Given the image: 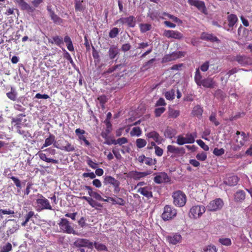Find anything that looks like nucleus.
Listing matches in <instances>:
<instances>
[{
  "label": "nucleus",
  "instance_id": "1",
  "mask_svg": "<svg viewBox=\"0 0 252 252\" xmlns=\"http://www.w3.org/2000/svg\"><path fill=\"white\" fill-rule=\"evenodd\" d=\"M38 198L36 199V210L40 212L43 210H53L49 201L41 194H38Z\"/></svg>",
  "mask_w": 252,
  "mask_h": 252
},
{
  "label": "nucleus",
  "instance_id": "2",
  "mask_svg": "<svg viewBox=\"0 0 252 252\" xmlns=\"http://www.w3.org/2000/svg\"><path fill=\"white\" fill-rule=\"evenodd\" d=\"M172 197L173 198V204L177 207H182L185 205L187 202V196L185 193L178 190L173 192Z\"/></svg>",
  "mask_w": 252,
  "mask_h": 252
},
{
  "label": "nucleus",
  "instance_id": "3",
  "mask_svg": "<svg viewBox=\"0 0 252 252\" xmlns=\"http://www.w3.org/2000/svg\"><path fill=\"white\" fill-rule=\"evenodd\" d=\"M58 224L60 227V232L66 234L78 235L71 225V223L66 219L62 218Z\"/></svg>",
  "mask_w": 252,
  "mask_h": 252
},
{
  "label": "nucleus",
  "instance_id": "4",
  "mask_svg": "<svg viewBox=\"0 0 252 252\" xmlns=\"http://www.w3.org/2000/svg\"><path fill=\"white\" fill-rule=\"evenodd\" d=\"M54 146L61 150L68 152H73L75 149L74 145L63 138L58 140L57 142H55Z\"/></svg>",
  "mask_w": 252,
  "mask_h": 252
},
{
  "label": "nucleus",
  "instance_id": "5",
  "mask_svg": "<svg viewBox=\"0 0 252 252\" xmlns=\"http://www.w3.org/2000/svg\"><path fill=\"white\" fill-rule=\"evenodd\" d=\"M236 134L237 135L236 142L237 143V145H235L233 148L234 151L239 150L248 141L249 138V135L243 131H237Z\"/></svg>",
  "mask_w": 252,
  "mask_h": 252
},
{
  "label": "nucleus",
  "instance_id": "6",
  "mask_svg": "<svg viewBox=\"0 0 252 252\" xmlns=\"http://www.w3.org/2000/svg\"><path fill=\"white\" fill-rule=\"evenodd\" d=\"M206 208L203 205H194L189 210V216L190 218L196 219L200 218L205 212Z\"/></svg>",
  "mask_w": 252,
  "mask_h": 252
},
{
  "label": "nucleus",
  "instance_id": "7",
  "mask_svg": "<svg viewBox=\"0 0 252 252\" xmlns=\"http://www.w3.org/2000/svg\"><path fill=\"white\" fill-rule=\"evenodd\" d=\"M177 210L173 207L166 205L161 217L164 220H168L174 218L177 215Z\"/></svg>",
  "mask_w": 252,
  "mask_h": 252
},
{
  "label": "nucleus",
  "instance_id": "8",
  "mask_svg": "<svg viewBox=\"0 0 252 252\" xmlns=\"http://www.w3.org/2000/svg\"><path fill=\"white\" fill-rule=\"evenodd\" d=\"M223 204V201L221 198H216L211 201L207 205L206 208L208 211L215 212L220 210Z\"/></svg>",
  "mask_w": 252,
  "mask_h": 252
},
{
  "label": "nucleus",
  "instance_id": "9",
  "mask_svg": "<svg viewBox=\"0 0 252 252\" xmlns=\"http://www.w3.org/2000/svg\"><path fill=\"white\" fill-rule=\"evenodd\" d=\"M73 246L79 248L85 247L91 250L93 249V243L85 238H77L73 242Z\"/></svg>",
  "mask_w": 252,
  "mask_h": 252
},
{
  "label": "nucleus",
  "instance_id": "10",
  "mask_svg": "<svg viewBox=\"0 0 252 252\" xmlns=\"http://www.w3.org/2000/svg\"><path fill=\"white\" fill-rule=\"evenodd\" d=\"M163 35L168 38H173L177 40H182L184 38V34L178 31L164 30Z\"/></svg>",
  "mask_w": 252,
  "mask_h": 252
},
{
  "label": "nucleus",
  "instance_id": "11",
  "mask_svg": "<svg viewBox=\"0 0 252 252\" xmlns=\"http://www.w3.org/2000/svg\"><path fill=\"white\" fill-rule=\"evenodd\" d=\"M104 182L105 184H110L113 186V191L115 193L118 194L119 193L121 188L120 187V182L118 180L112 176H108L105 178Z\"/></svg>",
  "mask_w": 252,
  "mask_h": 252
},
{
  "label": "nucleus",
  "instance_id": "12",
  "mask_svg": "<svg viewBox=\"0 0 252 252\" xmlns=\"http://www.w3.org/2000/svg\"><path fill=\"white\" fill-rule=\"evenodd\" d=\"M104 182L105 184H110L113 186V191L115 193L118 194L119 193L121 188L120 187V182L118 180L112 176H108L105 178Z\"/></svg>",
  "mask_w": 252,
  "mask_h": 252
},
{
  "label": "nucleus",
  "instance_id": "13",
  "mask_svg": "<svg viewBox=\"0 0 252 252\" xmlns=\"http://www.w3.org/2000/svg\"><path fill=\"white\" fill-rule=\"evenodd\" d=\"M166 241L170 245H176L182 241V236L178 233H173L166 236Z\"/></svg>",
  "mask_w": 252,
  "mask_h": 252
},
{
  "label": "nucleus",
  "instance_id": "14",
  "mask_svg": "<svg viewBox=\"0 0 252 252\" xmlns=\"http://www.w3.org/2000/svg\"><path fill=\"white\" fill-rule=\"evenodd\" d=\"M188 2L190 5L196 7L203 13L207 14V8L204 1L199 0H188Z\"/></svg>",
  "mask_w": 252,
  "mask_h": 252
},
{
  "label": "nucleus",
  "instance_id": "15",
  "mask_svg": "<svg viewBox=\"0 0 252 252\" xmlns=\"http://www.w3.org/2000/svg\"><path fill=\"white\" fill-rule=\"evenodd\" d=\"M185 56V53L182 51L174 52L170 54L165 55L162 59L163 63H167L176 60Z\"/></svg>",
  "mask_w": 252,
  "mask_h": 252
},
{
  "label": "nucleus",
  "instance_id": "16",
  "mask_svg": "<svg viewBox=\"0 0 252 252\" xmlns=\"http://www.w3.org/2000/svg\"><path fill=\"white\" fill-rule=\"evenodd\" d=\"M116 23L122 25L126 24L128 27L131 28H133L135 25L134 17L133 16H130L126 18H121L116 21Z\"/></svg>",
  "mask_w": 252,
  "mask_h": 252
},
{
  "label": "nucleus",
  "instance_id": "17",
  "mask_svg": "<svg viewBox=\"0 0 252 252\" xmlns=\"http://www.w3.org/2000/svg\"><path fill=\"white\" fill-rule=\"evenodd\" d=\"M154 181L157 184H161L162 183L169 182L170 179L167 173L161 172L154 177Z\"/></svg>",
  "mask_w": 252,
  "mask_h": 252
},
{
  "label": "nucleus",
  "instance_id": "18",
  "mask_svg": "<svg viewBox=\"0 0 252 252\" xmlns=\"http://www.w3.org/2000/svg\"><path fill=\"white\" fill-rule=\"evenodd\" d=\"M167 152L175 154L178 156H183L186 153L183 147H177L173 145H168L167 147Z\"/></svg>",
  "mask_w": 252,
  "mask_h": 252
},
{
  "label": "nucleus",
  "instance_id": "19",
  "mask_svg": "<svg viewBox=\"0 0 252 252\" xmlns=\"http://www.w3.org/2000/svg\"><path fill=\"white\" fill-rule=\"evenodd\" d=\"M151 171L138 172L132 171L129 173V177L134 180H138L150 174Z\"/></svg>",
  "mask_w": 252,
  "mask_h": 252
},
{
  "label": "nucleus",
  "instance_id": "20",
  "mask_svg": "<svg viewBox=\"0 0 252 252\" xmlns=\"http://www.w3.org/2000/svg\"><path fill=\"white\" fill-rule=\"evenodd\" d=\"M216 85V82L212 77H207L203 79L200 85L198 86H203L205 88L213 89Z\"/></svg>",
  "mask_w": 252,
  "mask_h": 252
},
{
  "label": "nucleus",
  "instance_id": "21",
  "mask_svg": "<svg viewBox=\"0 0 252 252\" xmlns=\"http://www.w3.org/2000/svg\"><path fill=\"white\" fill-rule=\"evenodd\" d=\"M47 9L49 12L51 20L54 23L59 25L63 23V20L55 13L54 11L51 9V6H48Z\"/></svg>",
  "mask_w": 252,
  "mask_h": 252
},
{
  "label": "nucleus",
  "instance_id": "22",
  "mask_svg": "<svg viewBox=\"0 0 252 252\" xmlns=\"http://www.w3.org/2000/svg\"><path fill=\"white\" fill-rule=\"evenodd\" d=\"M200 38L202 40L209 41L212 42H219L220 40L218 38L212 33H208L203 32L201 33Z\"/></svg>",
  "mask_w": 252,
  "mask_h": 252
},
{
  "label": "nucleus",
  "instance_id": "23",
  "mask_svg": "<svg viewBox=\"0 0 252 252\" xmlns=\"http://www.w3.org/2000/svg\"><path fill=\"white\" fill-rule=\"evenodd\" d=\"M227 20L228 21L227 26L228 28L226 29L227 31L232 29L235 24L238 22V19L235 14H231L227 16Z\"/></svg>",
  "mask_w": 252,
  "mask_h": 252
},
{
  "label": "nucleus",
  "instance_id": "24",
  "mask_svg": "<svg viewBox=\"0 0 252 252\" xmlns=\"http://www.w3.org/2000/svg\"><path fill=\"white\" fill-rule=\"evenodd\" d=\"M8 221L12 222L6 231V234L9 236L14 233L19 229V226L17 221L14 219L9 220Z\"/></svg>",
  "mask_w": 252,
  "mask_h": 252
},
{
  "label": "nucleus",
  "instance_id": "25",
  "mask_svg": "<svg viewBox=\"0 0 252 252\" xmlns=\"http://www.w3.org/2000/svg\"><path fill=\"white\" fill-rule=\"evenodd\" d=\"M75 132L76 135L78 137V139L80 141H83L86 146H89L90 145V143L88 140H87L86 137L84 135V134L86 133L84 130L81 129L80 128H77L76 129Z\"/></svg>",
  "mask_w": 252,
  "mask_h": 252
},
{
  "label": "nucleus",
  "instance_id": "26",
  "mask_svg": "<svg viewBox=\"0 0 252 252\" xmlns=\"http://www.w3.org/2000/svg\"><path fill=\"white\" fill-rule=\"evenodd\" d=\"M145 135L147 138L148 139H153L158 144L161 143L162 140L159 134L156 131H152L148 132Z\"/></svg>",
  "mask_w": 252,
  "mask_h": 252
},
{
  "label": "nucleus",
  "instance_id": "27",
  "mask_svg": "<svg viewBox=\"0 0 252 252\" xmlns=\"http://www.w3.org/2000/svg\"><path fill=\"white\" fill-rule=\"evenodd\" d=\"M138 192L140 193L148 198H150L153 197L151 189V188L147 186L143 188H140L138 189Z\"/></svg>",
  "mask_w": 252,
  "mask_h": 252
},
{
  "label": "nucleus",
  "instance_id": "28",
  "mask_svg": "<svg viewBox=\"0 0 252 252\" xmlns=\"http://www.w3.org/2000/svg\"><path fill=\"white\" fill-rule=\"evenodd\" d=\"M236 61L243 66L249 64L251 63V58L246 56H237Z\"/></svg>",
  "mask_w": 252,
  "mask_h": 252
},
{
  "label": "nucleus",
  "instance_id": "29",
  "mask_svg": "<svg viewBox=\"0 0 252 252\" xmlns=\"http://www.w3.org/2000/svg\"><path fill=\"white\" fill-rule=\"evenodd\" d=\"M128 142V140L126 137H122L119 138L117 140L112 139L111 140V141H109L108 140H107L105 142L108 145H111V144H114V145H117L119 144L120 146H122V145L126 144Z\"/></svg>",
  "mask_w": 252,
  "mask_h": 252
},
{
  "label": "nucleus",
  "instance_id": "30",
  "mask_svg": "<svg viewBox=\"0 0 252 252\" xmlns=\"http://www.w3.org/2000/svg\"><path fill=\"white\" fill-rule=\"evenodd\" d=\"M79 198L81 199L85 200L86 201H87L92 207H102V205H101L100 203L95 201L92 197L83 196L80 197Z\"/></svg>",
  "mask_w": 252,
  "mask_h": 252
},
{
  "label": "nucleus",
  "instance_id": "31",
  "mask_svg": "<svg viewBox=\"0 0 252 252\" xmlns=\"http://www.w3.org/2000/svg\"><path fill=\"white\" fill-rule=\"evenodd\" d=\"M118 54V49L116 46L114 45L110 46L108 51V55L110 59H115Z\"/></svg>",
  "mask_w": 252,
  "mask_h": 252
},
{
  "label": "nucleus",
  "instance_id": "32",
  "mask_svg": "<svg viewBox=\"0 0 252 252\" xmlns=\"http://www.w3.org/2000/svg\"><path fill=\"white\" fill-rule=\"evenodd\" d=\"M239 181V178L237 176H232L229 177L225 183L229 186H234L236 185Z\"/></svg>",
  "mask_w": 252,
  "mask_h": 252
},
{
  "label": "nucleus",
  "instance_id": "33",
  "mask_svg": "<svg viewBox=\"0 0 252 252\" xmlns=\"http://www.w3.org/2000/svg\"><path fill=\"white\" fill-rule=\"evenodd\" d=\"M38 155L39 156V158L47 162H52L53 163H58V160L54 159L51 158H48L46 157V155L42 152H38Z\"/></svg>",
  "mask_w": 252,
  "mask_h": 252
},
{
  "label": "nucleus",
  "instance_id": "34",
  "mask_svg": "<svg viewBox=\"0 0 252 252\" xmlns=\"http://www.w3.org/2000/svg\"><path fill=\"white\" fill-rule=\"evenodd\" d=\"M246 193L242 190H239L236 192L234 196L235 201L241 202L245 199Z\"/></svg>",
  "mask_w": 252,
  "mask_h": 252
},
{
  "label": "nucleus",
  "instance_id": "35",
  "mask_svg": "<svg viewBox=\"0 0 252 252\" xmlns=\"http://www.w3.org/2000/svg\"><path fill=\"white\" fill-rule=\"evenodd\" d=\"M203 108L200 105H197L194 106L192 111L191 114L197 117H201L203 113Z\"/></svg>",
  "mask_w": 252,
  "mask_h": 252
},
{
  "label": "nucleus",
  "instance_id": "36",
  "mask_svg": "<svg viewBox=\"0 0 252 252\" xmlns=\"http://www.w3.org/2000/svg\"><path fill=\"white\" fill-rule=\"evenodd\" d=\"M55 136L52 134H50L49 136L45 139V143L41 147V149H43L44 147L50 146L53 143L54 144L55 143Z\"/></svg>",
  "mask_w": 252,
  "mask_h": 252
},
{
  "label": "nucleus",
  "instance_id": "37",
  "mask_svg": "<svg viewBox=\"0 0 252 252\" xmlns=\"http://www.w3.org/2000/svg\"><path fill=\"white\" fill-rule=\"evenodd\" d=\"M214 96L217 99L223 100L226 98V94L220 89H218L215 92Z\"/></svg>",
  "mask_w": 252,
  "mask_h": 252
},
{
  "label": "nucleus",
  "instance_id": "38",
  "mask_svg": "<svg viewBox=\"0 0 252 252\" xmlns=\"http://www.w3.org/2000/svg\"><path fill=\"white\" fill-rule=\"evenodd\" d=\"M64 41L66 44L67 49L71 52L73 51L74 47L70 37L68 35L65 36L64 37Z\"/></svg>",
  "mask_w": 252,
  "mask_h": 252
},
{
  "label": "nucleus",
  "instance_id": "39",
  "mask_svg": "<svg viewBox=\"0 0 252 252\" xmlns=\"http://www.w3.org/2000/svg\"><path fill=\"white\" fill-rule=\"evenodd\" d=\"M197 137V133L196 132L192 133H187L186 134V139L187 143L192 144L195 141V138Z\"/></svg>",
  "mask_w": 252,
  "mask_h": 252
},
{
  "label": "nucleus",
  "instance_id": "40",
  "mask_svg": "<svg viewBox=\"0 0 252 252\" xmlns=\"http://www.w3.org/2000/svg\"><path fill=\"white\" fill-rule=\"evenodd\" d=\"M19 6L21 10H27L29 12H32L34 10V8L33 7L30 6L28 3H27L25 1H24Z\"/></svg>",
  "mask_w": 252,
  "mask_h": 252
},
{
  "label": "nucleus",
  "instance_id": "41",
  "mask_svg": "<svg viewBox=\"0 0 252 252\" xmlns=\"http://www.w3.org/2000/svg\"><path fill=\"white\" fill-rule=\"evenodd\" d=\"M94 247L97 251H107V247L103 244L95 242L93 243V247Z\"/></svg>",
  "mask_w": 252,
  "mask_h": 252
},
{
  "label": "nucleus",
  "instance_id": "42",
  "mask_svg": "<svg viewBox=\"0 0 252 252\" xmlns=\"http://www.w3.org/2000/svg\"><path fill=\"white\" fill-rule=\"evenodd\" d=\"M180 114V111L178 110H174L169 108L168 110V117L172 118H177Z\"/></svg>",
  "mask_w": 252,
  "mask_h": 252
},
{
  "label": "nucleus",
  "instance_id": "43",
  "mask_svg": "<svg viewBox=\"0 0 252 252\" xmlns=\"http://www.w3.org/2000/svg\"><path fill=\"white\" fill-rule=\"evenodd\" d=\"M175 134V130L171 127H168L165 130L164 135L169 138H172Z\"/></svg>",
  "mask_w": 252,
  "mask_h": 252
},
{
  "label": "nucleus",
  "instance_id": "44",
  "mask_svg": "<svg viewBox=\"0 0 252 252\" xmlns=\"http://www.w3.org/2000/svg\"><path fill=\"white\" fill-rule=\"evenodd\" d=\"M202 76L200 74L199 69H196L195 72L194 80L197 86L200 85V83L202 81Z\"/></svg>",
  "mask_w": 252,
  "mask_h": 252
},
{
  "label": "nucleus",
  "instance_id": "45",
  "mask_svg": "<svg viewBox=\"0 0 252 252\" xmlns=\"http://www.w3.org/2000/svg\"><path fill=\"white\" fill-rule=\"evenodd\" d=\"M175 96V91L172 89L166 92L165 93V97L167 100H172L174 99Z\"/></svg>",
  "mask_w": 252,
  "mask_h": 252
},
{
  "label": "nucleus",
  "instance_id": "46",
  "mask_svg": "<svg viewBox=\"0 0 252 252\" xmlns=\"http://www.w3.org/2000/svg\"><path fill=\"white\" fill-rule=\"evenodd\" d=\"M130 134L131 136H139L142 134V130L141 128L138 126L134 127L131 130Z\"/></svg>",
  "mask_w": 252,
  "mask_h": 252
},
{
  "label": "nucleus",
  "instance_id": "47",
  "mask_svg": "<svg viewBox=\"0 0 252 252\" xmlns=\"http://www.w3.org/2000/svg\"><path fill=\"white\" fill-rule=\"evenodd\" d=\"M141 32L144 33L151 30L152 26L149 24H141L139 26Z\"/></svg>",
  "mask_w": 252,
  "mask_h": 252
},
{
  "label": "nucleus",
  "instance_id": "48",
  "mask_svg": "<svg viewBox=\"0 0 252 252\" xmlns=\"http://www.w3.org/2000/svg\"><path fill=\"white\" fill-rule=\"evenodd\" d=\"M146 144L147 141L144 139L138 138L136 140V145L138 148H142L144 147Z\"/></svg>",
  "mask_w": 252,
  "mask_h": 252
},
{
  "label": "nucleus",
  "instance_id": "49",
  "mask_svg": "<svg viewBox=\"0 0 252 252\" xmlns=\"http://www.w3.org/2000/svg\"><path fill=\"white\" fill-rule=\"evenodd\" d=\"M17 94V93L13 88H11V92L6 93L7 97L13 101L16 100Z\"/></svg>",
  "mask_w": 252,
  "mask_h": 252
},
{
  "label": "nucleus",
  "instance_id": "50",
  "mask_svg": "<svg viewBox=\"0 0 252 252\" xmlns=\"http://www.w3.org/2000/svg\"><path fill=\"white\" fill-rule=\"evenodd\" d=\"M162 15L168 17L169 19H171L173 22L176 23H179L181 24L182 23V20L179 19L178 17H175L174 15H171L167 12H163Z\"/></svg>",
  "mask_w": 252,
  "mask_h": 252
},
{
  "label": "nucleus",
  "instance_id": "51",
  "mask_svg": "<svg viewBox=\"0 0 252 252\" xmlns=\"http://www.w3.org/2000/svg\"><path fill=\"white\" fill-rule=\"evenodd\" d=\"M219 242L222 245L229 246L231 245V240L228 238H221L219 239Z\"/></svg>",
  "mask_w": 252,
  "mask_h": 252
},
{
  "label": "nucleus",
  "instance_id": "52",
  "mask_svg": "<svg viewBox=\"0 0 252 252\" xmlns=\"http://www.w3.org/2000/svg\"><path fill=\"white\" fill-rule=\"evenodd\" d=\"M217 250L216 246L214 245H209L205 247L203 252H217Z\"/></svg>",
  "mask_w": 252,
  "mask_h": 252
},
{
  "label": "nucleus",
  "instance_id": "53",
  "mask_svg": "<svg viewBox=\"0 0 252 252\" xmlns=\"http://www.w3.org/2000/svg\"><path fill=\"white\" fill-rule=\"evenodd\" d=\"M186 137H184L182 135H179L177 136L176 143L179 145H183L187 144Z\"/></svg>",
  "mask_w": 252,
  "mask_h": 252
},
{
  "label": "nucleus",
  "instance_id": "54",
  "mask_svg": "<svg viewBox=\"0 0 252 252\" xmlns=\"http://www.w3.org/2000/svg\"><path fill=\"white\" fill-rule=\"evenodd\" d=\"M209 120L212 122L216 126H218L220 123L217 121L216 118V114L214 112H212L209 116Z\"/></svg>",
  "mask_w": 252,
  "mask_h": 252
},
{
  "label": "nucleus",
  "instance_id": "55",
  "mask_svg": "<svg viewBox=\"0 0 252 252\" xmlns=\"http://www.w3.org/2000/svg\"><path fill=\"white\" fill-rule=\"evenodd\" d=\"M165 110L166 109L164 107L156 108L154 111L155 116L156 117L160 116L165 111Z\"/></svg>",
  "mask_w": 252,
  "mask_h": 252
},
{
  "label": "nucleus",
  "instance_id": "56",
  "mask_svg": "<svg viewBox=\"0 0 252 252\" xmlns=\"http://www.w3.org/2000/svg\"><path fill=\"white\" fill-rule=\"evenodd\" d=\"M52 39L53 43H55L57 45L60 46L61 44H63V38L59 36H55L53 37ZM53 43V42H52Z\"/></svg>",
  "mask_w": 252,
  "mask_h": 252
},
{
  "label": "nucleus",
  "instance_id": "57",
  "mask_svg": "<svg viewBox=\"0 0 252 252\" xmlns=\"http://www.w3.org/2000/svg\"><path fill=\"white\" fill-rule=\"evenodd\" d=\"M83 0H75V9L76 11H82L83 9L82 3Z\"/></svg>",
  "mask_w": 252,
  "mask_h": 252
},
{
  "label": "nucleus",
  "instance_id": "58",
  "mask_svg": "<svg viewBox=\"0 0 252 252\" xmlns=\"http://www.w3.org/2000/svg\"><path fill=\"white\" fill-rule=\"evenodd\" d=\"M122 66V64H117L116 65H114L113 66H112L108 68L106 71H105L103 74H109L113 72L114 71H115L117 69L121 67Z\"/></svg>",
  "mask_w": 252,
  "mask_h": 252
},
{
  "label": "nucleus",
  "instance_id": "59",
  "mask_svg": "<svg viewBox=\"0 0 252 252\" xmlns=\"http://www.w3.org/2000/svg\"><path fill=\"white\" fill-rule=\"evenodd\" d=\"M196 158L200 161H204L207 159V154L204 152L198 153L196 155Z\"/></svg>",
  "mask_w": 252,
  "mask_h": 252
},
{
  "label": "nucleus",
  "instance_id": "60",
  "mask_svg": "<svg viewBox=\"0 0 252 252\" xmlns=\"http://www.w3.org/2000/svg\"><path fill=\"white\" fill-rule=\"evenodd\" d=\"M12 250L11 244L8 242L6 244L3 246L0 251V252H9Z\"/></svg>",
  "mask_w": 252,
  "mask_h": 252
},
{
  "label": "nucleus",
  "instance_id": "61",
  "mask_svg": "<svg viewBox=\"0 0 252 252\" xmlns=\"http://www.w3.org/2000/svg\"><path fill=\"white\" fill-rule=\"evenodd\" d=\"M224 150L223 148L218 149L215 148L213 151V154L216 156H220L224 154Z\"/></svg>",
  "mask_w": 252,
  "mask_h": 252
},
{
  "label": "nucleus",
  "instance_id": "62",
  "mask_svg": "<svg viewBox=\"0 0 252 252\" xmlns=\"http://www.w3.org/2000/svg\"><path fill=\"white\" fill-rule=\"evenodd\" d=\"M196 142L204 151H208L209 150V146L206 145L202 140L200 139L197 140Z\"/></svg>",
  "mask_w": 252,
  "mask_h": 252
},
{
  "label": "nucleus",
  "instance_id": "63",
  "mask_svg": "<svg viewBox=\"0 0 252 252\" xmlns=\"http://www.w3.org/2000/svg\"><path fill=\"white\" fill-rule=\"evenodd\" d=\"M144 162L148 165H152L156 164L157 160L155 158L153 159L151 158L146 157Z\"/></svg>",
  "mask_w": 252,
  "mask_h": 252
},
{
  "label": "nucleus",
  "instance_id": "64",
  "mask_svg": "<svg viewBox=\"0 0 252 252\" xmlns=\"http://www.w3.org/2000/svg\"><path fill=\"white\" fill-rule=\"evenodd\" d=\"M119 33V30L117 28H114L109 32V35L111 38H115Z\"/></svg>",
  "mask_w": 252,
  "mask_h": 252
}]
</instances>
